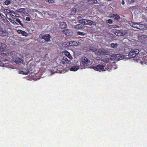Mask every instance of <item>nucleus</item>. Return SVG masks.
Wrapping results in <instances>:
<instances>
[{
    "instance_id": "nucleus-1",
    "label": "nucleus",
    "mask_w": 147,
    "mask_h": 147,
    "mask_svg": "<svg viewBox=\"0 0 147 147\" xmlns=\"http://www.w3.org/2000/svg\"><path fill=\"white\" fill-rule=\"evenodd\" d=\"M90 60L86 57H82L80 61V65L79 63L78 62V65L81 68L84 67H87L90 64Z\"/></svg>"
},
{
    "instance_id": "nucleus-2",
    "label": "nucleus",
    "mask_w": 147,
    "mask_h": 147,
    "mask_svg": "<svg viewBox=\"0 0 147 147\" xmlns=\"http://www.w3.org/2000/svg\"><path fill=\"white\" fill-rule=\"evenodd\" d=\"M91 68L93 69L96 71H105L106 69L108 70L105 67V64H98L95 66H92Z\"/></svg>"
},
{
    "instance_id": "nucleus-3",
    "label": "nucleus",
    "mask_w": 147,
    "mask_h": 147,
    "mask_svg": "<svg viewBox=\"0 0 147 147\" xmlns=\"http://www.w3.org/2000/svg\"><path fill=\"white\" fill-rule=\"evenodd\" d=\"M12 60L17 64H18L20 63H23L24 62L22 59L18 57L17 55L14 54L11 56Z\"/></svg>"
},
{
    "instance_id": "nucleus-4",
    "label": "nucleus",
    "mask_w": 147,
    "mask_h": 147,
    "mask_svg": "<svg viewBox=\"0 0 147 147\" xmlns=\"http://www.w3.org/2000/svg\"><path fill=\"white\" fill-rule=\"evenodd\" d=\"M139 51L137 49H131L128 54V56L129 58H133L136 57L138 54Z\"/></svg>"
},
{
    "instance_id": "nucleus-5",
    "label": "nucleus",
    "mask_w": 147,
    "mask_h": 147,
    "mask_svg": "<svg viewBox=\"0 0 147 147\" xmlns=\"http://www.w3.org/2000/svg\"><path fill=\"white\" fill-rule=\"evenodd\" d=\"M39 37H41L42 39H44L47 42H48L50 40L51 38L50 35L47 34H40Z\"/></svg>"
},
{
    "instance_id": "nucleus-6",
    "label": "nucleus",
    "mask_w": 147,
    "mask_h": 147,
    "mask_svg": "<svg viewBox=\"0 0 147 147\" xmlns=\"http://www.w3.org/2000/svg\"><path fill=\"white\" fill-rule=\"evenodd\" d=\"M8 33L7 31L3 28L0 29V36L7 37L8 36Z\"/></svg>"
},
{
    "instance_id": "nucleus-7",
    "label": "nucleus",
    "mask_w": 147,
    "mask_h": 147,
    "mask_svg": "<svg viewBox=\"0 0 147 147\" xmlns=\"http://www.w3.org/2000/svg\"><path fill=\"white\" fill-rule=\"evenodd\" d=\"M111 17L113 18L115 20L118 21L120 19V16L116 14H111Z\"/></svg>"
},
{
    "instance_id": "nucleus-8",
    "label": "nucleus",
    "mask_w": 147,
    "mask_h": 147,
    "mask_svg": "<svg viewBox=\"0 0 147 147\" xmlns=\"http://www.w3.org/2000/svg\"><path fill=\"white\" fill-rule=\"evenodd\" d=\"M62 62L64 65L67 66V64H69L70 62V61L68 60L66 57H63V58L62 60Z\"/></svg>"
},
{
    "instance_id": "nucleus-9",
    "label": "nucleus",
    "mask_w": 147,
    "mask_h": 147,
    "mask_svg": "<svg viewBox=\"0 0 147 147\" xmlns=\"http://www.w3.org/2000/svg\"><path fill=\"white\" fill-rule=\"evenodd\" d=\"M0 19H1L2 20L4 23H6L7 24H10L9 22L7 20L6 17L2 13L0 17Z\"/></svg>"
},
{
    "instance_id": "nucleus-10",
    "label": "nucleus",
    "mask_w": 147,
    "mask_h": 147,
    "mask_svg": "<svg viewBox=\"0 0 147 147\" xmlns=\"http://www.w3.org/2000/svg\"><path fill=\"white\" fill-rule=\"evenodd\" d=\"M94 51L96 54L100 55L103 54L104 52L100 49H96L94 50Z\"/></svg>"
},
{
    "instance_id": "nucleus-11",
    "label": "nucleus",
    "mask_w": 147,
    "mask_h": 147,
    "mask_svg": "<svg viewBox=\"0 0 147 147\" xmlns=\"http://www.w3.org/2000/svg\"><path fill=\"white\" fill-rule=\"evenodd\" d=\"M59 26L60 28L63 29L66 27L67 24L65 22H59Z\"/></svg>"
},
{
    "instance_id": "nucleus-12",
    "label": "nucleus",
    "mask_w": 147,
    "mask_h": 147,
    "mask_svg": "<svg viewBox=\"0 0 147 147\" xmlns=\"http://www.w3.org/2000/svg\"><path fill=\"white\" fill-rule=\"evenodd\" d=\"M70 46H77L78 45V42L76 41H71L69 42V45Z\"/></svg>"
},
{
    "instance_id": "nucleus-13",
    "label": "nucleus",
    "mask_w": 147,
    "mask_h": 147,
    "mask_svg": "<svg viewBox=\"0 0 147 147\" xmlns=\"http://www.w3.org/2000/svg\"><path fill=\"white\" fill-rule=\"evenodd\" d=\"M63 33L67 36H69L70 35V31L69 29H64L63 31Z\"/></svg>"
},
{
    "instance_id": "nucleus-14",
    "label": "nucleus",
    "mask_w": 147,
    "mask_h": 147,
    "mask_svg": "<svg viewBox=\"0 0 147 147\" xmlns=\"http://www.w3.org/2000/svg\"><path fill=\"white\" fill-rule=\"evenodd\" d=\"M30 73V71L28 69L26 70L25 71H19V73L22 74H24L26 75H27L29 73Z\"/></svg>"
},
{
    "instance_id": "nucleus-15",
    "label": "nucleus",
    "mask_w": 147,
    "mask_h": 147,
    "mask_svg": "<svg viewBox=\"0 0 147 147\" xmlns=\"http://www.w3.org/2000/svg\"><path fill=\"white\" fill-rule=\"evenodd\" d=\"M79 67V66H73L70 68V70L72 71H76L78 69Z\"/></svg>"
},
{
    "instance_id": "nucleus-16",
    "label": "nucleus",
    "mask_w": 147,
    "mask_h": 147,
    "mask_svg": "<svg viewBox=\"0 0 147 147\" xmlns=\"http://www.w3.org/2000/svg\"><path fill=\"white\" fill-rule=\"evenodd\" d=\"M88 20L86 19H82L80 20V22H81L83 24L88 25Z\"/></svg>"
},
{
    "instance_id": "nucleus-17",
    "label": "nucleus",
    "mask_w": 147,
    "mask_h": 147,
    "mask_svg": "<svg viewBox=\"0 0 147 147\" xmlns=\"http://www.w3.org/2000/svg\"><path fill=\"white\" fill-rule=\"evenodd\" d=\"M65 55H66L69 58L71 59H72V57L69 52L66 51L65 52Z\"/></svg>"
},
{
    "instance_id": "nucleus-18",
    "label": "nucleus",
    "mask_w": 147,
    "mask_h": 147,
    "mask_svg": "<svg viewBox=\"0 0 147 147\" xmlns=\"http://www.w3.org/2000/svg\"><path fill=\"white\" fill-rule=\"evenodd\" d=\"M11 0H6L3 3V5H8L10 4L11 3Z\"/></svg>"
},
{
    "instance_id": "nucleus-19",
    "label": "nucleus",
    "mask_w": 147,
    "mask_h": 147,
    "mask_svg": "<svg viewBox=\"0 0 147 147\" xmlns=\"http://www.w3.org/2000/svg\"><path fill=\"white\" fill-rule=\"evenodd\" d=\"M15 21L17 23V24H16V25H18L20 24L22 26H23V24L21 23L20 20L19 19H16L15 20Z\"/></svg>"
},
{
    "instance_id": "nucleus-20",
    "label": "nucleus",
    "mask_w": 147,
    "mask_h": 147,
    "mask_svg": "<svg viewBox=\"0 0 147 147\" xmlns=\"http://www.w3.org/2000/svg\"><path fill=\"white\" fill-rule=\"evenodd\" d=\"M118 46V45L117 43H112L111 44V47L113 48H116Z\"/></svg>"
},
{
    "instance_id": "nucleus-21",
    "label": "nucleus",
    "mask_w": 147,
    "mask_h": 147,
    "mask_svg": "<svg viewBox=\"0 0 147 147\" xmlns=\"http://www.w3.org/2000/svg\"><path fill=\"white\" fill-rule=\"evenodd\" d=\"M77 34L78 35L81 36H84L85 34H86L85 33L80 31L78 32H77Z\"/></svg>"
},
{
    "instance_id": "nucleus-22",
    "label": "nucleus",
    "mask_w": 147,
    "mask_h": 147,
    "mask_svg": "<svg viewBox=\"0 0 147 147\" xmlns=\"http://www.w3.org/2000/svg\"><path fill=\"white\" fill-rule=\"evenodd\" d=\"M88 25H90V26H91L92 24H94L93 23H95L94 22H93L91 20H88Z\"/></svg>"
},
{
    "instance_id": "nucleus-23",
    "label": "nucleus",
    "mask_w": 147,
    "mask_h": 147,
    "mask_svg": "<svg viewBox=\"0 0 147 147\" xmlns=\"http://www.w3.org/2000/svg\"><path fill=\"white\" fill-rule=\"evenodd\" d=\"M9 20L11 23H12V24H13L14 25H16V24H17V23L16 22V21H15V20H13L11 19H9Z\"/></svg>"
},
{
    "instance_id": "nucleus-24",
    "label": "nucleus",
    "mask_w": 147,
    "mask_h": 147,
    "mask_svg": "<svg viewBox=\"0 0 147 147\" xmlns=\"http://www.w3.org/2000/svg\"><path fill=\"white\" fill-rule=\"evenodd\" d=\"M46 1L49 3V4H52L53 3L54 1L53 0H45Z\"/></svg>"
},
{
    "instance_id": "nucleus-25",
    "label": "nucleus",
    "mask_w": 147,
    "mask_h": 147,
    "mask_svg": "<svg viewBox=\"0 0 147 147\" xmlns=\"http://www.w3.org/2000/svg\"><path fill=\"white\" fill-rule=\"evenodd\" d=\"M89 1H91V3L95 4L97 3H98V1L97 0H89Z\"/></svg>"
},
{
    "instance_id": "nucleus-26",
    "label": "nucleus",
    "mask_w": 147,
    "mask_h": 147,
    "mask_svg": "<svg viewBox=\"0 0 147 147\" xmlns=\"http://www.w3.org/2000/svg\"><path fill=\"white\" fill-rule=\"evenodd\" d=\"M139 25V24H134L132 26L135 28H138V26Z\"/></svg>"
},
{
    "instance_id": "nucleus-27",
    "label": "nucleus",
    "mask_w": 147,
    "mask_h": 147,
    "mask_svg": "<svg viewBox=\"0 0 147 147\" xmlns=\"http://www.w3.org/2000/svg\"><path fill=\"white\" fill-rule=\"evenodd\" d=\"M22 34L23 36H27L28 35L27 33L24 31H23Z\"/></svg>"
},
{
    "instance_id": "nucleus-28",
    "label": "nucleus",
    "mask_w": 147,
    "mask_h": 147,
    "mask_svg": "<svg viewBox=\"0 0 147 147\" xmlns=\"http://www.w3.org/2000/svg\"><path fill=\"white\" fill-rule=\"evenodd\" d=\"M106 22L110 24H111L113 23V21L111 19H109L107 20Z\"/></svg>"
},
{
    "instance_id": "nucleus-29",
    "label": "nucleus",
    "mask_w": 147,
    "mask_h": 147,
    "mask_svg": "<svg viewBox=\"0 0 147 147\" xmlns=\"http://www.w3.org/2000/svg\"><path fill=\"white\" fill-rule=\"evenodd\" d=\"M26 20L28 22H29L30 21V18L29 17H27L26 18Z\"/></svg>"
},
{
    "instance_id": "nucleus-30",
    "label": "nucleus",
    "mask_w": 147,
    "mask_h": 147,
    "mask_svg": "<svg viewBox=\"0 0 147 147\" xmlns=\"http://www.w3.org/2000/svg\"><path fill=\"white\" fill-rule=\"evenodd\" d=\"M23 30H17V32L18 33L22 34Z\"/></svg>"
},
{
    "instance_id": "nucleus-31",
    "label": "nucleus",
    "mask_w": 147,
    "mask_h": 147,
    "mask_svg": "<svg viewBox=\"0 0 147 147\" xmlns=\"http://www.w3.org/2000/svg\"><path fill=\"white\" fill-rule=\"evenodd\" d=\"M130 3H132L134 2V0H127Z\"/></svg>"
},
{
    "instance_id": "nucleus-32",
    "label": "nucleus",
    "mask_w": 147,
    "mask_h": 147,
    "mask_svg": "<svg viewBox=\"0 0 147 147\" xmlns=\"http://www.w3.org/2000/svg\"><path fill=\"white\" fill-rule=\"evenodd\" d=\"M119 34H120V35L121 36H123L125 34V33L124 34L123 33V32H120L119 33Z\"/></svg>"
},
{
    "instance_id": "nucleus-33",
    "label": "nucleus",
    "mask_w": 147,
    "mask_h": 147,
    "mask_svg": "<svg viewBox=\"0 0 147 147\" xmlns=\"http://www.w3.org/2000/svg\"><path fill=\"white\" fill-rule=\"evenodd\" d=\"M124 0H122L121 3L122 5H124L125 4Z\"/></svg>"
},
{
    "instance_id": "nucleus-34",
    "label": "nucleus",
    "mask_w": 147,
    "mask_h": 147,
    "mask_svg": "<svg viewBox=\"0 0 147 147\" xmlns=\"http://www.w3.org/2000/svg\"><path fill=\"white\" fill-rule=\"evenodd\" d=\"M115 55L116 56V57H119V56L120 55H119V54H117V55Z\"/></svg>"
},
{
    "instance_id": "nucleus-35",
    "label": "nucleus",
    "mask_w": 147,
    "mask_h": 147,
    "mask_svg": "<svg viewBox=\"0 0 147 147\" xmlns=\"http://www.w3.org/2000/svg\"><path fill=\"white\" fill-rule=\"evenodd\" d=\"M80 26V24H79V25H78V26H76V28H77V26H78V27L79 28V26Z\"/></svg>"
},
{
    "instance_id": "nucleus-36",
    "label": "nucleus",
    "mask_w": 147,
    "mask_h": 147,
    "mask_svg": "<svg viewBox=\"0 0 147 147\" xmlns=\"http://www.w3.org/2000/svg\"><path fill=\"white\" fill-rule=\"evenodd\" d=\"M119 33H120V32H119L117 34V35H118V36H120V34H119Z\"/></svg>"
},
{
    "instance_id": "nucleus-37",
    "label": "nucleus",
    "mask_w": 147,
    "mask_h": 147,
    "mask_svg": "<svg viewBox=\"0 0 147 147\" xmlns=\"http://www.w3.org/2000/svg\"><path fill=\"white\" fill-rule=\"evenodd\" d=\"M2 13H1L0 12V17L1 16V15L2 14Z\"/></svg>"
},
{
    "instance_id": "nucleus-38",
    "label": "nucleus",
    "mask_w": 147,
    "mask_h": 147,
    "mask_svg": "<svg viewBox=\"0 0 147 147\" xmlns=\"http://www.w3.org/2000/svg\"><path fill=\"white\" fill-rule=\"evenodd\" d=\"M107 1H111V0H106Z\"/></svg>"
},
{
    "instance_id": "nucleus-39",
    "label": "nucleus",
    "mask_w": 147,
    "mask_h": 147,
    "mask_svg": "<svg viewBox=\"0 0 147 147\" xmlns=\"http://www.w3.org/2000/svg\"><path fill=\"white\" fill-rule=\"evenodd\" d=\"M19 0V1H21V0Z\"/></svg>"
},
{
    "instance_id": "nucleus-40",
    "label": "nucleus",
    "mask_w": 147,
    "mask_h": 147,
    "mask_svg": "<svg viewBox=\"0 0 147 147\" xmlns=\"http://www.w3.org/2000/svg\"><path fill=\"white\" fill-rule=\"evenodd\" d=\"M146 37H147V36H146Z\"/></svg>"
}]
</instances>
